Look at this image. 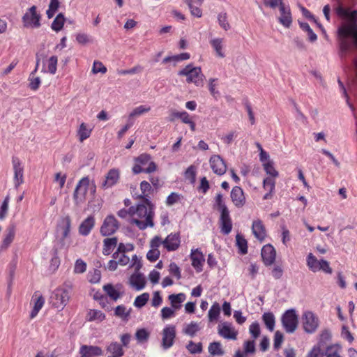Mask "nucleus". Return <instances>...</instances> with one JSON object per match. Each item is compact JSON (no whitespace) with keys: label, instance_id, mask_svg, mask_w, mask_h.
<instances>
[{"label":"nucleus","instance_id":"27","mask_svg":"<svg viewBox=\"0 0 357 357\" xmlns=\"http://www.w3.org/2000/svg\"><path fill=\"white\" fill-rule=\"evenodd\" d=\"M220 223L222 233L229 234L232 229V222L229 211L225 210L224 212L220 213Z\"/></svg>","mask_w":357,"mask_h":357},{"label":"nucleus","instance_id":"18","mask_svg":"<svg viewBox=\"0 0 357 357\" xmlns=\"http://www.w3.org/2000/svg\"><path fill=\"white\" fill-rule=\"evenodd\" d=\"M190 259L192 267L197 273L203 271V266L205 262V258L203 252L199 248H193L191 250Z\"/></svg>","mask_w":357,"mask_h":357},{"label":"nucleus","instance_id":"14","mask_svg":"<svg viewBox=\"0 0 357 357\" xmlns=\"http://www.w3.org/2000/svg\"><path fill=\"white\" fill-rule=\"evenodd\" d=\"M303 324L305 331L307 333H314L319 326L318 318L314 313L310 311H306L303 313Z\"/></svg>","mask_w":357,"mask_h":357},{"label":"nucleus","instance_id":"58","mask_svg":"<svg viewBox=\"0 0 357 357\" xmlns=\"http://www.w3.org/2000/svg\"><path fill=\"white\" fill-rule=\"evenodd\" d=\"M215 205L217 206L218 210L222 213L225 211H229L227 207L224 203L223 196L221 193L217 194L215 198Z\"/></svg>","mask_w":357,"mask_h":357},{"label":"nucleus","instance_id":"46","mask_svg":"<svg viewBox=\"0 0 357 357\" xmlns=\"http://www.w3.org/2000/svg\"><path fill=\"white\" fill-rule=\"evenodd\" d=\"M236 245L239 249V252L242 255L248 252V243L243 236L240 234L236 236Z\"/></svg>","mask_w":357,"mask_h":357},{"label":"nucleus","instance_id":"31","mask_svg":"<svg viewBox=\"0 0 357 357\" xmlns=\"http://www.w3.org/2000/svg\"><path fill=\"white\" fill-rule=\"evenodd\" d=\"M200 324L196 321H190L188 324H185L182 328V333L190 336L195 337L197 333L201 330Z\"/></svg>","mask_w":357,"mask_h":357},{"label":"nucleus","instance_id":"34","mask_svg":"<svg viewBox=\"0 0 357 357\" xmlns=\"http://www.w3.org/2000/svg\"><path fill=\"white\" fill-rule=\"evenodd\" d=\"M117 243L118 240L116 237L107 238L104 239L102 254L105 256L109 255L117 245Z\"/></svg>","mask_w":357,"mask_h":357},{"label":"nucleus","instance_id":"32","mask_svg":"<svg viewBox=\"0 0 357 357\" xmlns=\"http://www.w3.org/2000/svg\"><path fill=\"white\" fill-rule=\"evenodd\" d=\"M58 58L56 56H50L44 63L42 72L54 75L57 70Z\"/></svg>","mask_w":357,"mask_h":357},{"label":"nucleus","instance_id":"26","mask_svg":"<svg viewBox=\"0 0 357 357\" xmlns=\"http://www.w3.org/2000/svg\"><path fill=\"white\" fill-rule=\"evenodd\" d=\"M252 231L255 237L259 241H264L266 237L265 227L260 220H254L252 225Z\"/></svg>","mask_w":357,"mask_h":357},{"label":"nucleus","instance_id":"33","mask_svg":"<svg viewBox=\"0 0 357 357\" xmlns=\"http://www.w3.org/2000/svg\"><path fill=\"white\" fill-rule=\"evenodd\" d=\"M171 306L176 311L181 307V304L186 299V296L184 293H179L177 294H170L168 296Z\"/></svg>","mask_w":357,"mask_h":357},{"label":"nucleus","instance_id":"29","mask_svg":"<svg viewBox=\"0 0 357 357\" xmlns=\"http://www.w3.org/2000/svg\"><path fill=\"white\" fill-rule=\"evenodd\" d=\"M120 172L117 169H110L105 176V180L102 183V186L105 188H111L117 183L119 179Z\"/></svg>","mask_w":357,"mask_h":357},{"label":"nucleus","instance_id":"8","mask_svg":"<svg viewBox=\"0 0 357 357\" xmlns=\"http://www.w3.org/2000/svg\"><path fill=\"white\" fill-rule=\"evenodd\" d=\"M337 34L339 38V55L341 59H343L351 48V44L348 40V38L351 35V29L342 24V25L338 28Z\"/></svg>","mask_w":357,"mask_h":357},{"label":"nucleus","instance_id":"64","mask_svg":"<svg viewBox=\"0 0 357 357\" xmlns=\"http://www.w3.org/2000/svg\"><path fill=\"white\" fill-rule=\"evenodd\" d=\"M323 356L324 353L321 351V344H318L313 347L307 357H322Z\"/></svg>","mask_w":357,"mask_h":357},{"label":"nucleus","instance_id":"4","mask_svg":"<svg viewBox=\"0 0 357 357\" xmlns=\"http://www.w3.org/2000/svg\"><path fill=\"white\" fill-rule=\"evenodd\" d=\"M130 267L134 268L136 271V273L130 278V285L137 291L142 290L145 287L146 281L144 276L138 272L142 267V264L136 255L132 256Z\"/></svg>","mask_w":357,"mask_h":357},{"label":"nucleus","instance_id":"11","mask_svg":"<svg viewBox=\"0 0 357 357\" xmlns=\"http://www.w3.org/2000/svg\"><path fill=\"white\" fill-rule=\"evenodd\" d=\"M176 335V326L174 325L168 324L165 326L162 331L161 345L163 349L167 350L174 345Z\"/></svg>","mask_w":357,"mask_h":357},{"label":"nucleus","instance_id":"49","mask_svg":"<svg viewBox=\"0 0 357 357\" xmlns=\"http://www.w3.org/2000/svg\"><path fill=\"white\" fill-rule=\"evenodd\" d=\"M10 202V196L7 195L0 206V220H3L8 214Z\"/></svg>","mask_w":357,"mask_h":357},{"label":"nucleus","instance_id":"3","mask_svg":"<svg viewBox=\"0 0 357 357\" xmlns=\"http://www.w3.org/2000/svg\"><path fill=\"white\" fill-rule=\"evenodd\" d=\"M178 75L186 76L188 83H193L197 86L203 85V81L205 76L202 73L200 67H192V65H188L178 72Z\"/></svg>","mask_w":357,"mask_h":357},{"label":"nucleus","instance_id":"51","mask_svg":"<svg viewBox=\"0 0 357 357\" xmlns=\"http://www.w3.org/2000/svg\"><path fill=\"white\" fill-rule=\"evenodd\" d=\"M76 41L82 45L93 43V38L85 33H78L75 36Z\"/></svg>","mask_w":357,"mask_h":357},{"label":"nucleus","instance_id":"30","mask_svg":"<svg viewBox=\"0 0 357 357\" xmlns=\"http://www.w3.org/2000/svg\"><path fill=\"white\" fill-rule=\"evenodd\" d=\"M95 225V219L90 215L82 222L79 227V233L80 235L88 236Z\"/></svg>","mask_w":357,"mask_h":357},{"label":"nucleus","instance_id":"25","mask_svg":"<svg viewBox=\"0 0 357 357\" xmlns=\"http://www.w3.org/2000/svg\"><path fill=\"white\" fill-rule=\"evenodd\" d=\"M231 199L236 207H242L245 204V197L243 189L239 186H235L231 192Z\"/></svg>","mask_w":357,"mask_h":357},{"label":"nucleus","instance_id":"36","mask_svg":"<svg viewBox=\"0 0 357 357\" xmlns=\"http://www.w3.org/2000/svg\"><path fill=\"white\" fill-rule=\"evenodd\" d=\"M93 128L89 126L85 123H82L78 129H77V136L79 137V140L82 142L86 139H88L92 132Z\"/></svg>","mask_w":357,"mask_h":357},{"label":"nucleus","instance_id":"50","mask_svg":"<svg viewBox=\"0 0 357 357\" xmlns=\"http://www.w3.org/2000/svg\"><path fill=\"white\" fill-rule=\"evenodd\" d=\"M176 310L171 307H164L160 311V316L162 320L171 319L176 315Z\"/></svg>","mask_w":357,"mask_h":357},{"label":"nucleus","instance_id":"60","mask_svg":"<svg viewBox=\"0 0 357 357\" xmlns=\"http://www.w3.org/2000/svg\"><path fill=\"white\" fill-rule=\"evenodd\" d=\"M185 178L191 183H194L196 178V168L193 165H190L185 172Z\"/></svg>","mask_w":357,"mask_h":357},{"label":"nucleus","instance_id":"12","mask_svg":"<svg viewBox=\"0 0 357 357\" xmlns=\"http://www.w3.org/2000/svg\"><path fill=\"white\" fill-rule=\"evenodd\" d=\"M12 165L14 173L13 183L15 188L17 189L24 183V167L20 158L16 156L12 158Z\"/></svg>","mask_w":357,"mask_h":357},{"label":"nucleus","instance_id":"45","mask_svg":"<svg viewBox=\"0 0 357 357\" xmlns=\"http://www.w3.org/2000/svg\"><path fill=\"white\" fill-rule=\"evenodd\" d=\"M220 313V306L218 303L215 302L208 310V317L209 321L212 322L218 319Z\"/></svg>","mask_w":357,"mask_h":357},{"label":"nucleus","instance_id":"43","mask_svg":"<svg viewBox=\"0 0 357 357\" xmlns=\"http://www.w3.org/2000/svg\"><path fill=\"white\" fill-rule=\"evenodd\" d=\"M341 350L339 344H332L327 347L324 354L326 357H342Z\"/></svg>","mask_w":357,"mask_h":357},{"label":"nucleus","instance_id":"37","mask_svg":"<svg viewBox=\"0 0 357 357\" xmlns=\"http://www.w3.org/2000/svg\"><path fill=\"white\" fill-rule=\"evenodd\" d=\"M151 110V107L146 105H139L132 109L128 115V121L132 122L135 117L142 116Z\"/></svg>","mask_w":357,"mask_h":357},{"label":"nucleus","instance_id":"56","mask_svg":"<svg viewBox=\"0 0 357 357\" xmlns=\"http://www.w3.org/2000/svg\"><path fill=\"white\" fill-rule=\"evenodd\" d=\"M265 172L272 177H277L278 172L275 170L273 162L272 161H267L263 164Z\"/></svg>","mask_w":357,"mask_h":357},{"label":"nucleus","instance_id":"47","mask_svg":"<svg viewBox=\"0 0 357 357\" xmlns=\"http://www.w3.org/2000/svg\"><path fill=\"white\" fill-rule=\"evenodd\" d=\"M140 189L142 191V194L140 195V197L144 199L146 202V198L150 200L149 194L151 191H152V188L150 183L146 181H143L140 183Z\"/></svg>","mask_w":357,"mask_h":357},{"label":"nucleus","instance_id":"42","mask_svg":"<svg viewBox=\"0 0 357 357\" xmlns=\"http://www.w3.org/2000/svg\"><path fill=\"white\" fill-rule=\"evenodd\" d=\"M298 24L301 29L307 33L309 41L311 43L315 42L317 39V36L310 28V25L307 22L301 21H298Z\"/></svg>","mask_w":357,"mask_h":357},{"label":"nucleus","instance_id":"1","mask_svg":"<svg viewBox=\"0 0 357 357\" xmlns=\"http://www.w3.org/2000/svg\"><path fill=\"white\" fill-rule=\"evenodd\" d=\"M130 213V222L135 225L139 229L144 230L149 227H153L154 206L149 199L146 198L144 204L132 206Z\"/></svg>","mask_w":357,"mask_h":357},{"label":"nucleus","instance_id":"55","mask_svg":"<svg viewBox=\"0 0 357 357\" xmlns=\"http://www.w3.org/2000/svg\"><path fill=\"white\" fill-rule=\"evenodd\" d=\"M59 6V0H51L49 8L46 12L47 17L49 19L52 18L57 11Z\"/></svg>","mask_w":357,"mask_h":357},{"label":"nucleus","instance_id":"41","mask_svg":"<svg viewBox=\"0 0 357 357\" xmlns=\"http://www.w3.org/2000/svg\"><path fill=\"white\" fill-rule=\"evenodd\" d=\"M105 319V314L98 310H90L87 313V319L89 321H102Z\"/></svg>","mask_w":357,"mask_h":357},{"label":"nucleus","instance_id":"16","mask_svg":"<svg viewBox=\"0 0 357 357\" xmlns=\"http://www.w3.org/2000/svg\"><path fill=\"white\" fill-rule=\"evenodd\" d=\"M60 236L59 241L62 246H64L67 243L69 245L70 241V232L71 228V220L69 216H66L61 220V225L59 226Z\"/></svg>","mask_w":357,"mask_h":357},{"label":"nucleus","instance_id":"5","mask_svg":"<svg viewBox=\"0 0 357 357\" xmlns=\"http://www.w3.org/2000/svg\"><path fill=\"white\" fill-rule=\"evenodd\" d=\"M89 188L93 194L95 193L96 186L94 185L90 186L89 178L87 176L83 177L77 184L73 194V199L77 205L82 204L85 201Z\"/></svg>","mask_w":357,"mask_h":357},{"label":"nucleus","instance_id":"59","mask_svg":"<svg viewBox=\"0 0 357 357\" xmlns=\"http://www.w3.org/2000/svg\"><path fill=\"white\" fill-rule=\"evenodd\" d=\"M173 116L180 119L181 121L185 124H188L190 123V121H192V118L190 114L185 111L174 112Z\"/></svg>","mask_w":357,"mask_h":357},{"label":"nucleus","instance_id":"6","mask_svg":"<svg viewBox=\"0 0 357 357\" xmlns=\"http://www.w3.org/2000/svg\"><path fill=\"white\" fill-rule=\"evenodd\" d=\"M70 299V291L64 287H58L50 296V303L52 305L61 310L68 304Z\"/></svg>","mask_w":357,"mask_h":357},{"label":"nucleus","instance_id":"7","mask_svg":"<svg viewBox=\"0 0 357 357\" xmlns=\"http://www.w3.org/2000/svg\"><path fill=\"white\" fill-rule=\"evenodd\" d=\"M40 20L41 15L36 6L27 9L22 18L23 26L26 29H38L41 26Z\"/></svg>","mask_w":357,"mask_h":357},{"label":"nucleus","instance_id":"2","mask_svg":"<svg viewBox=\"0 0 357 357\" xmlns=\"http://www.w3.org/2000/svg\"><path fill=\"white\" fill-rule=\"evenodd\" d=\"M337 17L341 19L345 26L351 29V35L354 39V45L357 47V11L347 13L342 8L337 10Z\"/></svg>","mask_w":357,"mask_h":357},{"label":"nucleus","instance_id":"28","mask_svg":"<svg viewBox=\"0 0 357 357\" xmlns=\"http://www.w3.org/2000/svg\"><path fill=\"white\" fill-rule=\"evenodd\" d=\"M103 290L113 301H116L122 295L121 285L114 286L112 284H107L103 286Z\"/></svg>","mask_w":357,"mask_h":357},{"label":"nucleus","instance_id":"22","mask_svg":"<svg viewBox=\"0 0 357 357\" xmlns=\"http://www.w3.org/2000/svg\"><path fill=\"white\" fill-rule=\"evenodd\" d=\"M261 257L266 266H270L275 260L276 252L273 246L270 244L264 245L261 249Z\"/></svg>","mask_w":357,"mask_h":357},{"label":"nucleus","instance_id":"23","mask_svg":"<svg viewBox=\"0 0 357 357\" xmlns=\"http://www.w3.org/2000/svg\"><path fill=\"white\" fill-rule=\"evenodd\" d=\"M79 354L81 357H98L103 355V351L98 346L82 345Z\"/></svg>","mask_w":357,"mask_h":357},{"label":"nucleus","instance_id":"38","mask_svg":"<svg viewBox=\"0 0 357 357\" xmlns=\"http://www.w3.org/2000/svg\"><path fill=\"white\" fill-rule=\"evenodd\" d=\"M208 352L212 356H222L225 354L222 344L219 342H213L209 344Z\"/></svg>","mask_w":357,"mask_h":357},{"label":"nucleus","instance_id":"52","mask_svg":"<svg viewBox=\"0 0 357 357\" xmlns=\"http://www.w3.org/2000/svg\"><path fill=\"white\" fill-rule=\"evenodd\" d=\"M87 278L89 282L98 283L101 278V272L98 269H93L88 273Z\"/></svg>","mask_w":357,"mask_h":357},{"label":"nucleus","instance_id":"63","mask_svg":"<svg viewBox=\"0 0 357 357\" xmlns=\"http://www.w3.org/2000/svg\"><path fill=\"white\" fill-rule=\"evenodd\" d=\"M86 270V264L81 259L76 260L74 266L75 273H83Z\"/></svg>","mask_w":357,"mask_h":357},{"label":"nucleus","instance_id":"20","mask_svg":"<svg viewBox=\"0 0 357 357\" xmlns=\"http://www.w3.org/2000/svg\"><path fill=\"white\" fill-rule=\"evenodd\" d=\"M163 241V248L168 252L176 250L181 244L178 233H171Z\"/></svg>","mask_w":357,"mask_h":357},{"label":"nucleus","instance_id":"13","mask_svg":"<svg viewBox=\"0 0 357 357\" xmlns=\"http://www.w3.org/2000/svg\"><path fill=\"white\" fill-rule=\"evenodd\" d=\"M278 22L285 28H289L292 24V15L289 4L282 3L279 7Z\"/></svg>","mask_w":357,"mask_h":357},{"label":"nucleus","instance_id":"44","mask_svg":"<svg viewBox=\"0 0 357 357\" xmlns=\"http://www.w3.org/2000/svg\"><path fill=\"white\" fill-rule=\"evenodd\" d=\"M133 250L134 246L132 244L121 243L119 244L116 251L113 253L112 257L113 259H117L121 253L126 254V252L132 251Z\"/></svg>","mask_w":357,"mask_h":357},{"label":"nucleus","instance_id":"21","mask_svg":"<svg viewBox=\"0 0 357 357\" xmlns=\"http://www.w3.org/2000/svg\"><path fill=\"white\" fill-rule=\"evenodd\" d=\"M209 44L215 52V55L220 58L225 56V40L223 38H211Z\"/></svg>","mask_w":357,"mask_h":357},{"label":"nucleus","instance_id":"35","mask_svg":"<svg viewBox=\"0 0 357 357\" xmlns=\"http://www.w3.org/2000/svg\"><path fill=\"white\" fill-rule=\"evenodd\" d=\"M107 351L110 354L107 357H121L124 354L122 346L116 342H111L107 347Z\"/></svg>","mask_w":357,"mask_h":357},{"label":"nucleus","instance_id":"57","mask_svg":"<svg viewBox=\"0 0 357 357\" xmlns=\"http://www.w3.org/2000/svg\"><path fill=\"white\" fill-rule=\"evenodd\" d=\"M275 187V181L273 178L267 177L264 179L263 188L265 190L269 191L270 192H274Z\"/></svg>","mask_w":357,"mask_h":357},{"label":"nucleus","instance_id":"40","mask_svg":"<svg viewBox=\"0 0 357 357\" xmlns=\"http://www.w3.org/2000/svg\"><path fill=\"white\" fill-rule=\"evenodd\" d=\"M130 308L128 309L123 305H118L114 310V315L123 321H128L130 317Z\"/></svg>","mask_w":357,"mask_h":357},{"label":"nucleus","instance_id":"19","mask_svg":"<svg viewBox=\"0 0 357 357\" xmlns=\"http://www.w3.org/2000/svg\"><path fill=\"white\" fill-rule=\"evenodd\" d=\"M211 168L217 175L222 176L227 171V165L225 160L218 155H212L209 160Z\"/></svg>","mask_w":357,"mask_h":357},{"label":"nucleus","instance_id":"10","mask_svg":"<svg viewBox=\"0 0 357 357\" xmlns=\"http://www.w3.org/2000/svg\"><path fill=\"white\" fill-rule=\"evenodd\" d=\"M306 262L309 269L314 273L322 271L326 273H332L329 263L324 259L318 260L312 253L307 255Z\"/></svg>","mask_w":357,"mask_h":357},{"label":"nucleus","instance_id":"17","mask_svg":"<svg viewBox=\"0 0 357 357\" xmlns=\"http://www.w3.org/2000/svg\"><path fill=\"white\" fill-rule=\"evenodd\" d=\"M119 228V224L114 215H108L105 218L100 228L102 236H107L113 234Z\"/></svg>","mask_w":357,"mask_h":357},{"label":"nucleus","instance_id":"48","mask_svg":"<svg viewBox=\"0 0 357 357\" xmlns=\"http://www.w3.org/2000/svg\"><path fill=\"white\" fill-rule=\"evenodd\" d=\"M64 22H65L64 16L61 13H59L55 17V19L54 20V21L52 24V29L56 32L61 31L63 26Z\"/></svg>","mask_w":357,"mask_h":357},{"label":"nucleus","instance_id":"54","mask_svg":"<svg viewBox=\"0 0 357 357\" xmlns=\"http://www.w3.org/2000/svg\"><path fill=\"white\" fill-rule=\"evenodd\" d=\"M186 348L192 354H200L202 351V344L201 342L195 343L192 341H190Z\"/></svg>","mask_w":357,"mask_h":357},{"label":"nucleus","instance_id":"61","mask_svg":"<svg viewBox=\"0 0 357 357\" xmlns=\"http://www.w3.org/2000/svg\"><path fill=\"white\" fill-rule=\"evenodd\" d=\"M217 82L218 79L215 78H211L208 80V90L211 93V94L214 97L216 98L220 95V92L218 90H217Z\"/></svg>","mask_w":357,"mask_h":357},{"label":"nucleus","instance_id":"62","mask_svg":"<svg viewBox=\"0 0 357 357\" xmlns=\"http://www.w3.org/2000/svg\"><path fill=\"white\" fill-rule=\"evenodd\" d=\"M219 25L225 31L230 29V25L227 21V16L225 13H221L218 16Z\"/></svg>","mask_w":357,"mask_h":357},{"label":"nucleus","instance_id":"39","mask_svg":"<svg viewBox=\"0 0 357 357\" xmlns=\"http://www.w3.org/2000/svg\"><path fill=\"white\" fill-rule=\"evenodd\" d=\"M262 321L270 331H273L275 324V317L271 312H264L262 315Z\"/></svg>","mask_w":357,"mask_h":357},{"label":"nucleus","instance_id":"53","mask_svg":"<svg viewBox=\"0 0 357 357\" xmlns=\"http://www.w3.org/2000/svg\"><path fill=\"white\" fill-rule=\"evenodd\" d=\"M149 299V294L143 293L142 294L136 297L134 301V305L138 308H141L146 305Z\"/></svg>","mask_w":357,"mask_h":357},{"label":"nucleus","instance_id":"9","mask_svg":"<svg viewBox=\"0 0 357 357\" xmlns=\"http://www.w3.org/2000/svg\"><path fill=\"white\" fill-rule=\"evenodd\" d=\"M283 328L288 333H293L298 327V317L294 309L285 311L281 317Z\"/></svg>","mask_w":357,"mask_h":357},{"label":"nucleus","instance_id":"24","mask_svg":"<svg viewBox=\"0 0 357 357\" xmlns=\"http://www.w3.org/2000/svg\"><path fill=\"white\" fill-rule=\"evenodd\" d=\"M31 303L33 305V309L30 313V318H35L42 309L45 304V298L40 293L36 291L33 294L31 298Z\"/></svg>","mask_w":357,"mask_h":357},{"label":"nucleus","instance_id":"15","mask_svg":"<svg viewBox=\"0 0 357 357\" xmlns=\"http://www.w3.org/2000/svg\"><path fill=\"white\" fill-rule=\"evenodd\" d=\"M218 333L220 336L227 340H235L237 339L238 331L233 324L228 321L222 322L218 325Z\"/></svg>","mask_w":357,"mask_h":357}]
</instances>
